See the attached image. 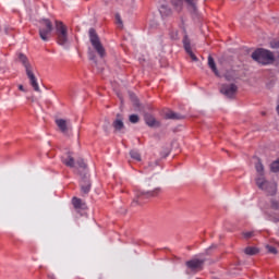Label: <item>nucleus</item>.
<instances>
[{
  "label": "nucleus",
  "mask_w": 279,
  "mask_h": 279,
  "mask_svg": "<svg viewBox=\"0 0 279 279\" xmlns=\"http://www.w3.org/2000/svg\"><path fill=\"white\" fill-rule=\"evenodd\" d=\"M160 187H156L150 192H142L137 195V199L133 201L132 206H138V204H143V199H149V197H158L160 195Z\"/></svg>",
  "instance_id": "9"
},
{
  "label": "nucleus",
  "mask_w": 279,
  "mask_h": 279,
  "mask_svg": "<svg viewBox=\"0 0 279 279\" xmlns=\"http://www.w3.org/2000/svg\"><path fill=\"white\" fill-rule=\"evenodd\" d=\"M252 59L259 64H271L274 62V53L269 50L258 48L252 53Z\"/></svg>",
  "instance_id": "4"
},
{
  "label": "nucleus",
  "mask_w": 279,
  "mask_h": 279,
  "mask_svg": "<svg viewBox=\"0 0 279 279\" xmlns=\"http://www.w3.org/2000/svg\"><path fill=\"white\" fill-rule=\"evenodd\" d=\"M61 160L65 167H70L71 169H75L80 175H84V173H88L86 171V162H84V159H78L75 163V159L73 158V155L71 153H66L61 157Z\"/></svg>",
  "instance_id": "3"
},
{
  "label": "nucleus",
  "mask_w": 279,
  "mask_h": 279,
  "mask_svg": "<svg viewBox=\"0 0 279 279\" xmlns=\"http://www.w3.org/2000/svg\"><path fill=\"white\" fill-rule=\"evenodd\" d=\"M238 87L234 84H225L220 88V93L222 95H226V97L232 98L234 95H236Z\"/></svg>",
  "instance_id": "11"
},
{
  "label": "nucleus",
  "mask_w": 279,
  "mask_h": 279,
  "mask_svg": "<svg viewBox=\"0 0 279 279\" xmlns=\"http://www.w3.org/2000/svg\"><path fill=\"white\" fill-rule=\"evenodd\" d=\"M130 156L133 160H136L137 162H141L142 160L141 153H138V150H131Z\"/></svg>",
  "instance_id": "21"
},
{
  "label": "nucleus",
  "mask_w": 279,
  "mask_h": 279,
  "mask_svg": "<svg viewBox=\"0 0 279 279\" xmlns=\"http://www.w3.org/2000/svg\"><path fill=\"white\" fill-rule=\"evenodd\" d=\"M255 170L257 173V177L255 178L256 185L262 191H266L270 195H276V183H271L267 181L265 178V166L263 165V161L257 158V162L255 163Z\"/></svg>",
  "instance_id": "1"
},
{
  "label": "nucleus",
  "mask_w": 279,
  "mask_h": 279,
  "mask_svg": "<svg viewBox=\"0 0 279 279\" xmlns=\"http://www.w3.org/2000/svg\"><path fill=\"white\" fill-rule=\"evenodd\" d=\"M203 265H204V259H192L186 262V267H189V269H192V271L199 269Z\"/></svg>",
  "instance_id": "15"
},
{
  "label": "nucleus",
  "mask_w": 279,
  "mask_h": 279,
  "mask_svg": "<svg viewBox=\"0 0 279 279\" xmlns=\"http://www.w3.org/2000/svg\"><path fill=\"white\" fill-rule=\"evenodd\" d=\"M118 118L114 120L113 122V128L114 130L119 131V130H123L124 124H123V119H121V116L118 114Z\"/></svg>",
  "instance_id": "18"
},
{
  "label": "nucleus",
  "mask_w": 279,
  "mask_h": 279,
  "mask_svg": "<svg viewBox=\"0 0 279 279\" xmlns=\"http://www.w3.org/2000/svg\"><path fill=\"white\" fill-rule=\"evenodd\" d=\"M54 27L57 43L63 47L66 45V43H69V27H66V25L60 21H56Z\"/></svg>",
  "instance_id": "5"
},
{
  "label": "nucleus",
  "mask_w": 279,
  "mask_h": 279,
  "mask_svg": "<svg viewBox=\"0 0 279 279\" xmlns=\"http://www.w3.org/2000/svg\"><path fill=\"white\" fill-rule=\"evenodd\" d=\"M243 236L244 239H252V236H254V231L243 232Z\"/></svg>",
  "instance_id": "29"
},
{
  "label": "nucleus",
  "mask_w": 279,
  "mask_h": 279,
  "mask_svg": "<svg viewBox=\"0 0 279 279\" xmlns=\"http://www.w3.org/2000/svg\"><path fill=\"white\" fill-rule=\"evenodd\" d=\"M184 2L186 3L190 12H197V0H171V3L177 12H182Z\"/></svg>",
  "instance_id": "8"
},
{
  "label": "nucleus",
  "mask_w": 279,
  "mask_h": 279,
  "mask_svg": "<svg viewBox=\"0 0 279 279\" xmlns=\"http://www.w3.org/2000/svg\"><path fill=\"white\" fill-rule=\"evenodd\" d=\"M129 121L130 123H138V121H141V118L138 117V114H131L129 117Z\"/></svg>",
  "instance_id": "26"
},
{
  "label": "nucleus",
  "mask_w": 279,
  "mask_h": 279,
  "mask_svg": "<svg viewBox=\"0 0 279 279\" xmlns=\"http://www.w3.org/2000/svg\"><path fill=\"white\" fill-rule=\"evenodd\" d=\"M89 40L98 56L100 58H106V48L101 45V40H99V36H97V32H95L94 28L89 29Z\"/></svg>",
  "instance_id": "7"
},
{
  "label": "nucleus",
  "mask_w": 279,
  "mask_h": 279,
  "mask_svg": "<svg viewBox=\"0 0 279 279\" xmlns=\"http://www.w3.org/2000/svg\"><path fill=\"white\" fill-rule=\"evenodd\" d=\"M244 252H245V254H247V256H254V255L258 254V248L248 246L244 250Z\"/></svg>",
  "instance_id": "22"
},
{
  "label": "nucleus",
  "mask_w": 279,
  "mask_h": 279,
  "mask_svg": "<svg viewBox=\"0 0 279 279\" xmlns=\"http://www.w3.org/2000/svg\"><path fill=\"white\" fill-rule=\"evenodd\" d=\"M272 49H279V39L277 41L271 43Z\"/></svg>",
  "instance_id": "31"
},
{
  "label": "nucleus",
  "mask_w": 279,
  "mask_h": 279,
  "mask_svg": "<svg viewBox=\"0 0 279 279\" xmlns=\"http://www.w3.org/2000/svg\"><path fill=\"white\" fill-rule=\"evenodd\" d=\"M56 124L58 125L59 130H61V132L63 134H66V132H69V126L66 124V120L58 119V120H56Z\"/></svg>",
  "instance_id": "16"
},
{
  "label": "nucleus",
  "mask_w": 279,
  "mask_h": 279,
  "mask_svg": "<svg viewBox=\"0 0 279 279\" xmlns=\"http://www.w3.org/2000/svg\"><path fill=\"white\" fill-rule=\"evenodd\" d=\"M81 192L83 193V195H88V193H90V179L88 177V173H84V175H81Z\"/></svg>",
  "instance_id": "10"
},
{
  "label": "nucleus",
  "mask_w": 279,
  "mask_h": 279,
  "mask_svg": "<svg viewBox=\"0 0 279 279\" xmlns=\"http://www.w3.org/2000/svg\"><path fill=\"white\" fill-rule=\"evenodd\" d=\"M266 247L269 254H278V250L275 246L267 245Z\"/></svg>",
  "instance_id": "27"
},
{
  "label": "nucleus",
  "mask_w": 279,
  "mask_h": 279,
  "mask_svg": "<svg viewBox=\"0 0 279 279\" xmlns=\"http://www.w3.org/2000/svg\"><path fill=\"white\" fill-rule=\"evenodd\" d=\"M270 171L272 173H278V171H279V159H277V160H275L270 163Z\"/></svg>",
  "instance_id": "23"
},
{
  "label": "nucleus",
  "mask_w": 279,
  "mask_h": 279,
  "mask_svg": "<svg viewBox=\"0 0 279 279\" xmlns=\"http://www.w3.org/2000/svg\"><path fill=\"white\" fill-rule=\"evenodd\" d=\"M270 208H272V210H278L279 203L277 201H271Z\"/></svg>",
  "instance_id": "30"
},
{
  "label": "nucleus",
  "mask_w": 279,
  "mask_h": 279,
  "mask_svg": "<svg viewBox=\"0 0 279 279\" xmlns=\"http://www.w3.org/2000/svg\"><path fill=\"white\" fill-rule=\"evenodd\" d=\"M180 27H181L182 29H184V20H183V19H181Z\"/></svg>",
  "instance_id": "33"
},
{
  "label": "nucleus",
  "mask_w": 279,
  "mask_h": 279,
  "mask_svg": "<svg viewBox=\"0 0 279 279\" xmlns=\"http://www.w3.org/2000/svg\"><path fill=\"white\" fill-rule=\"evenodd\" d=\"M159 12H160L162 19H165L167 16H171V14H172V11L167 5H161L159 8Z\"/></svg>",
  "instance_id": "19"
},
{
  "label": "nucleus",
  "mask_w": 279,
  "mask_h": 279,
  "mask_svg": "<svg viewBox=\"0 0 279 279\" xmlns=\"http://www.w3.org/2000/svg\"><path fill=\"white\" fill-rule=\"evenodd\" d=\"M208 66L211 69L215 75H219V70H217V64L215 63V59L211 56L208 57Z\"/></svg>",
  "instance_id": "17"
},
{
  "label": "nucleus",
  "mask_w": 279,
  "mask_h": 279,
  "mask_svg": "<svg viewBox=\"0 0 279 279\" xmlns=\"http://www.w3.org/2000/svg\"><path fill=\"white\" fill-rule=\"evenodd\" d=\"M51 32H53V24L50 20L44 19L39 21V37L44 43L49 41L51 38Z\"/></svg>",
  "instance_id": "6"
},
{
  "label": "nucleus",
  "mask_w": 279,
  "mask_h": 279,
  "mask_svg": "<svg viewBox=\"0 0 279 279\" xmlns=\"http://www.w3.org/2000/svg\"><path fill=\"white\" fill-rule=\"evenodd\" d=\"M269 217V221H274V223H278L279 222V213H269L268 214Z\"/></svg>",
  "instance_id": "25"
},
{
  "label": "nucleus",
  "mask_w": 279,
  "mask_h": 279,
  "mask_svg": "<svg viewBox=\"0 0 279 279\" xmlns=\"http://www.w3.org/2000/svg\"><path fill=\"white\" fill-rule=\"evenodd\" d=\"M116 21L120 27H123V21L121 20V15L119 13L116 14Z\"/></svg>",
  "instance_id": "28"
},
{
  "label": "nucleus",
  "mask_w": 279,
  "mask_h": 279,
  "mask_svg": "<svg viewBox=\"0 0 279 279\" xmlns=\"http://www.w3.org/2000/svg\"><path fill=\"white\" fill-rule=\"evenodd\" d=\"M228 81H230V78L227 77Z\"/></svg>",
  "instance_id": "34"
},
{
  "label": "nucleus",
  "mask_w": 279,
  "mask_h": 279,
  "mask_svg": "<svg viewBox=\"0 0 279 279\" xmlns=\"http://www.w3.org/2000/svg\"><path fill=\"white\" fill-rule=\"evenodd\" d=\"M144 120L146 125H148V128H158L160 125V122H158L156 118L149 113H146L144 116Z\"/></svg>",
  "instance_id": "13"
},
{
  "label": "nucleus",
  "mask_w": 279,
  "mask_h": 279,
  "mask_svg": "<svg viewBox=\"0 0 279 279\" xmlns=\"http://www.w3.org/2000/svg\"><path fill=\"white\" fill-rule=\"evenodd\" d=\"M166 119H177V120H180V119H184V117H182L181 114L175 113L173 111H167L166 112Z\"/></svg>",
  "instance_id": "20"
},
{
  "label": "nucleus",
  "mask_w": 279,
  "mask_h": 279,
  "mask_svg": "<svg viewBox=\"0 0 279 279\" xmlns=\"http://www.w3.org/2000/svg\"><path fill=\"white\" fill-rule=\"evenodd\" d=\"M183 47H184L186 53H189L190 58L194 62H197V57L195 56V53H193V50L191 49V41H189V37H186V36L183 39Z\"/></svg>",
  "instance_id": "12"
},
{
  "label": "nucleus",
  "mask_w": 279,
  "mask_h": 279,
  "mask_svg": "<svg viewBox=\"0 0 279 279\" xmlns=\"http://www.w3.org/2000/svg\"><path fill=\"white\" fill-rule=\"evenodd\" d=\"M19 90H21L22 93H25V87H23V85H19Z\"/></svg>",
  "instance_id": "32"
},
{
  "label": "nucleus",
  "mask_w": 279,
  "mask_h": 279,
  "mask_svg": "<svg viewBox=\"0 0 279 279\" xmlns=\"http://www.w3.org/2000/svg\"><path fill=\"white\" fill-rule=\"evenodd\" d=\"M17 60L25 68L26 75L29 80V84H31L32 88H34V90L36 93H40V86L38 85V78H36V75L34 74V68L29 63V59H27V57L25 54L20 53L17 56Z\"/></svg>",
  "instance_id": "2"
},
{
  "label": "nucleus",
  "mask_w": 279,
  "mask_h": 279,
  "mask_svg": "<svg viewBox=\"0 0 279 279\" xmlns=\"http://www.w3.org/2000/svg\"><path fill=\"white\" fill-rule=\"evenodd\" d=\"M72 204H73L75 210H77V213H80V210H86V208H88L86 206V203L78 197H73Z\"/></svg>",
  "instance_id": "14"
},
{
  "label": "nucleus",
  "mask_w": 279,
  "mask_h": 279,
  "mask_svg": "<svg viewBox=\"0 0 279 279\" xmlns=\"http://www.w3.org/2000/svg\"><path fill=\"white\" fill-rule=\"evenodd\" d=\"M169 36L172 40H178V38H180V34L178 33V29H175V28L170 29Z\"/></svg>",
  "instance_id": "24"
}]
</instances>
